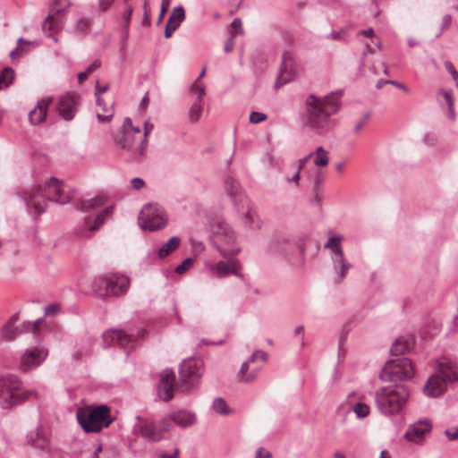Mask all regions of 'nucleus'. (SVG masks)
Here are the masks:
<instances>
[{
    "instance_id": "obj_1",
    "label": "nucleus",
    "mask_w": 458,
    "mask_h": 458,
    "mask_svg": "<svg viewBox=\"0 0 458 458\" xmlns=\"http://www.w3.org/2000/svg\"><path fill=\"white\" fill-rule=\"evenodd\" d=\"M342 90L318 98L313 94L305 100V116L303 124L319 136H326L336 126L337 120L332 116L336 114L341 103Z\"/></svg>"
},
{
    "instance_id": "obj_2",
    "label": "nucleus",
    "mask_w": 458,
    "mask_h": 458,
    "mask_svg": "<svg viewBox=\"0 0 458 458\" xmlns=\"http://www.w3.org/2000/svg\"><path fill=\"white\" fill-rule=\"evenodd\" d=\"M23 199L31 212L41 214L45 211L47 200L64 204L69 201L70 197L64 194L63 182L52 177L44 187L36 186L30 192H25Z\"/></svg>"
},
{
    "instance_id": "obj_3",
    "label": "nucleus",
    "mask_w": 458,
    "mask_h": 458,
    "mask_svg": "<svg viewBox=\"0 0 458 458\" xmlns=\"http://www.w3.org/2000/svg\"><path fill=\"white\" fill-rule=\"evenodd\" d=\"M409 395V390L404 386H382L375 393V403L383 415L392 416L403 409Z\"/></svg>"
},
{
    "instance_id": "obj_4",
    "label": "nucleus",
    "mask_w": 458,
    "mask_h": 458,
    "mask_svg": "<svg viewBox=\"0 0 458 458\" xmlns=\"http://www.w3.org/2000/svg\"><path fill=\"white\" fill-rule=\"evenodd\" d=\"M108 405L100 404L96 407L80 408L76 417L82 429L87 433H97L109 427L114 421Z\"/></svg>"
},
{
    "instance_id": "obj_5",
    "label": "nucleus",
    "mask_w": 458,
    "mask_h": 458,
    "mask_svg": "<svg viewBox=\"0 0 458 458\" xmlns=\"http://www.w3.org/2000/svg\"><path fill=\"white\" fill-rule=\"evenodd\" d=\"M31 394L26 391L21 381L14 374L0 376V406L10 409L25 402Z\"/></svg>"
},
{
    "instance_id": "obj_6",
    "label": "nucleus",
    "mask_w": 458,
    "mask_h": 458,
    "mask_svg": "<svg viewBox=\"0 0 458 458\" xmlns=\"http://www.w3.org/2000/svg\"><path fill=\"white\" fill-rule=\"evenodd\" d=\"M130 286V279L120 274H106L96 277L92 290L100 298L119 297L125 294Z\"/></svg>"
},
{
    "instance_id": "obj_7",
    "label": "nucleus",
    "mask_w": 458,
    "mask_h": 458,
    "mask_svg": "<svg viewBox=\"0 0 458 458\" xmlns=\"http://www.w3.org/2000/svg\"><path fill=\"white\" fill-rule=\"evenodd\" d=\"M213 242L220 254L230 259L240 251V248L234 245L235 233L233 230L223 220H216L211 225Z\"/></svg>"
},
{
    "instance_id": "obj_8",
    "label": "nucleus",
    "mask_w": 458,
    "mask_h": 458,
    "mask_svg": "<svg viewBox=\"0 0 458 458\" xmlns=\"http://www.w3.org/2000/svg\"><path fill=\"white\" fill-rule=\"evenodd\" d=\"M414 369L411 360L407 358H397L388 360L379 374L383 382H397L407 380L413 377Z\"/></svg>"
},
{
    "instance_id": "obj_9",
    "label": "nucleus",
    "mask_w": 458,
    "mask_h": 458,
    "mask_svg": "<svg viewBox=\"0 0 458 458\" xmlns=\"http://www.w3.org/2000/svg\"><path fill=\"white\" fill-rule=\"evenodd\" d=\"M138 223L143 230L157 231L166 225L167 218L159 205L146 204L139 214Z\"/></svg>"
},
{
    "instance_id": "obj_10",
    "label": "nucleus",
    "mask_w": 458,
    "mask_h": 458,
    "mask_svg": "<svg viewBox=\"0 0 458 458\" xmlns=\"http://www.w3.org/2000/svg\"><path fill=\"white\" fill-rule=\"evenodd\" d=\"M203 374V362L199 359L184 360L179 367V380L184 391L194 388Z\"/></svg>"
},
{
    "instance_id": "obj_11",
    "label": "nucleus",
    "mask_w": 458,
    "mask_h": 458,
    "mask_svg": "<svg viewBox=\"0 0 458 458\" xmlns=\"http://www.w3.org/2000/svg\"><path fill=\"white\" fill-rule=\"evenodd\" d=\"M137 420L140 421L138 431L144 439L150 442L161 441L165 438V434L173 428L168 419L163 418L158 422H156L152 420L142 419L140 416H137Z\"/></svg>"
},
{
    "instance_id": "obj_12",
    "label": "nucleus",
    "mask_w": 458,
    "mask_h": 458,
    "mask_svg": "<svg viewBox=\"0 0 458 458\" xmlns=\"http://www.w3.org/2000/svg\"><path fill=\"white\" fill-rule=\"evenodd\" d=\"M145 334L144 329L137 330L134 333L128 334L123 330H107L103 334V341L107 346H118L124 351L126 354L131 352L137 346V337Z\"/></svg>"
},
{
    "instance_id": "obj_13",
    "label": "nucleus",
    "mask_w": 458,
    "mask_h": 458,
    "mask_svg": "<svg viewBox=\"0 0 458 458\" xmlns=\"http://www.w3.org/2000/svg\"><path fill=\"white\" fill-rule=\"evenodd\" d=\"M445 368L440 366L437 372L428 378L424 386L426 395L437 397L443 393L445 383L455 381V371L452 369V366L449 365L448 367L451 369L450 373L445 372Z\"/></svg>"
},
{
    "instance_id": "obj_14",
    "label": "nucleus",
    "mask_w": 458,
    "mask_h": 458,
    "mask_svg": "<svg viewBox=\"0 0 458 458\" xmlns=\"http://www.w3.org/2000/svg\"><path fill=\"white\" fill-rule=\"evenodd\" d=\"M114 141L118 148L130 154L129 161H139L146 157V152L140 155L138 153V148L141 146V140H139L136 136H133L123 128H120L114 135Z\"/></svg>"
},
{
    "instance_id": "obj_15",
    "label": "nucleus",
    "mask_w": 458,
    "mask_h": 458,
    "mask_svg": "<svg viewBox=\"0 0 458 458\" xmlns=\"http://www.w3.org/2000/svg\"><path fill=\"white\" fill-rule=\"evenodd\" d=\"M81 103V97L76 92H67L63 95L57 104L56 111L61 117L66 121H71L76 114Z\"/></svg>"
},
{
    "instance_id": "obj_16",
    "label": "nucleus",
    "mask_w": 458,
    "mask_h": 458,
    "mask_svg": "<svg viewBox=\"0 0 458 458\" xmlns=\"http://www.w3.org/2000/svg\"><path fill=\"white\" fill-rule=\"evenodd\" d=\"M59 0H54L49 6L48 15L45 18L42 22V30L51 36L53 33L57 32L63 27L64 17V9H57L55 4Z\"/></svg>"
},
{
    "instance_id": "obj_17",
    "label": "nucleus",
    "mask_w": 458,
    "mask_h": 458,
    "mask_svg": "<svg viewBox=\"0 0 458 458\" xmlns=\"http://www.w3.org/2000/svg\"><path fill=\"white\" fill-rule=\"evenodd\" d=\"M294 60L290 51H284L282 55V62L275 88L278 89L294 79Z\"/></svg>"
},
{
    "instance_id": "obj_18",
    "label": "nucleus",
    "mask_w": 458,
    "mask_h": 458,
    "mask_svg": "<svg viewBox=\"0 0 458 458\" xmlns=\"http://www.w3.org/2000/svg\"><path fill=\"white\" fill-rule=\"evenodd\" d=\"M47 356V351L42 346H36L26 350L21 358V369L29 370L39 366Z\"/></svg>"
},
{
    "instance_id": "obj_19",
    "label": "nucleus",
    "mask_w": 458,
    "mask_h": 458,
    "mask_svg": "<svg viewBox=\"0 0 458 458\" xmlns=\"http://www.w3.org/2000/svg\"><path fill=\"white\" fill-rule=\"evenodd\" d=\"M175 375L172 369H165L160 374L157 385V395L159 399L168 402L174 397Z\"/></svg>"
},
{
    "instance_id": "obj_20",
    "label": "nucleus",
    "mask_w": 458,
    "mask_h": 458,
    "mask_svg": "<svg viewBox=\"0 0 458 458\" xmlns=\"http://www.w3.org/2000/svg\"><path fill=\"white\" fill-rule=\"evenodd\" d=\"M432 429L431 423L428 420H421L411 424L407 428L404 437L413 443H419L423 440L425 434Z\"/></svg>"
},
{
    "instance_id": "obj_21",
    "label": "nucleus",
    "mask_w": 458,
    "mask_h": 458,
    "mask_svg": "<svg viewBox=\"0 0 458 458\" xmlns=\"http://www.w3.org/2000/svg\"><path fill=\"white\" fill-rule=\"evenodd\" d=\"M29 441L34 447L49 454L50 458H60L59 450L53 448L49 439L38 430L30 435Z\"/></svg>"
},
{
    "instance_id": "obj_22",
    "label": "nucleus",
    "mask_w": 458,
    "mask_h": 458,
    "mask_svg": "<svg viewBox=\"0 0 458 458\" xmlns=\"http://www.w3.org/2000/svg\"><path fill=\"white\" fill-rule=\"evenodd\" d=\"M112 212L113 207H106L105 209H103L100 213H98L96 216L93 223H91V218L89 216L86 217L82 224L83 229H81V231L79 232L80 236L87 237V233L89 232H94L98 230L104 224L106 217L112 215Z\"/></svg>"
},
{
    "instance_id": "obj_23",
    "label": "nucleus",
    "mask_w": 458,
    "mask_h": 458,
    "mask_svg": "<svg viewBox=\"0 0 458 458\" xmlns=\"http://www.w3.org/2000/svg\"><path fill=\"white\" fill-rule=\"evenodd\" d=\"M53 98L47 97L39 99L35 107L29 113L30 122L36 125L41 123L47 118L48 106L52 104Z\"/></svg>"
},
{
    "instance_id": "obj_24",
    "label": "nucleus",
    "mask_w": 458,
    "mask_h": 458,
    "mask_svg": "<svg viewBox=\"0 0 458 458\" xmlns=\"http://www.w3.org/2000/svg\"><path fill=\"white\" fill-rule=\"evenodd\" d=\"M165 419H168L170 423L173 421L182 428H189L197 422L196 414L193 411L187 410L173 411Z\"/></svg>"
},
{
    "instance_id": "obj_25",
    "label": "nucleus",
    "mask_w": 458,
    "mask_h": 458,
    "mask_svg": "<svg viewBox=\"0 0 458 458\" xmlns=\"http://www.w3.org/2000/svg\"><path fill=\"white\" fill-rule=\"evenodd\" d=\"M210 268L219 277H225L230 274L242 276V274L239 272L241 269L240 262L235 259H230L227 262L219 261L216 265L211 266Z\"/></svg>"
},
{
    "instance_id": "obj_26",
    "label": "nucleus",
    "mask_w": 458,
    "mask_h": 458,
    "mask_svg": "<svg viewBox=\"0 0 458 458\" xmlns=\"http://www.w3.org/2000/svg\"><path fill=\"white\" fill-rule=\"evenodd\" d=\"M206 87L203 83H194L191 88V93L197 94V99L196 101L191 105L190 111H189V117L191 121L195 122L197 121L202 112V106H201V101L202 97L205 94Z\"/></svg>"
},
{
    "instance_id": "obj_27",
    "label": "nucleus",
    "mask_w": 458,
    "mask_h": 458,
    "mask_svg": "<svg viewBox=\"0 0 458 458\" xmlns=\"http://www.w3.org/2000/svg\"><path fill=\"white\" fill-rule=\"evenodd\" d=\"M19 319V314H13L8 321L2 327L0 330V343L3 341L13 340L21 331L19 327H15L16 322Z\"/></svg>"
},
{
    "instance_id": "obj_28",
    "label": "nucleus",
    "mask_w": 458,
    "mask_h": 458,
    "mask_svg": "<svg viewBox=\"0 0 458 458\" xmlns=\"http://www.w3.org/2000/svg\"><path fill=\"white\" fill-rule=\"evenodd\" d=\"M332 263L334 269L335 270L337 276H338V282H342L349 270V268L352 267L351 263L347 261V259L344 255H341L339 257H331Z\"/></svg>"
},
{
    "instance_id": "obj_29",
    "label": "nucleus",
    "mask_w": 458,
    "mask_h": 458,
    "mask_svg": "<svg viewBox=\"0 0 458 458\" xmlns=\"http://www.w3.org/2000/svg\"><path fill=\"white\" fill-rule=\"evenodd\" d=\"M106 201L103 197H95L87 200H80L75 204V208L82 212H89L92 209L101 207Z\"/></svg>"
},
{
    "instance_id": "obj_30",
    "label": "nucleus",
    "mask_w": 458,
    "mask_h": 458,
    "mask_svg": "<svg viewBox=\"0 0 458 458\" xmlns=\"http://www.w3.org/2000/svg\"><path fill=\"white\" fill-rule=\"evenodd\" d=\"M242 223L245 227L250 229L255 230L260 228V220L257 212L251 207H248L246 212L242 215Z\"/></svg>"
},
{
    "instance_id": "obj_31",
    "label": "nucleus",
    "mask_w": 458,
    "mask_h": 458,
    "mask_svg": "<svg viewBox=\"0 0 458 458\" xmlns=\"http://www.w3.org/2000/svg\"><path fill=\"white\" fill-rule=\"evenodd\" d=\"M181 242V239L178 236L171 237L165 243H164L158 250L157 255L160 259H165L175 250Z\"/></svg>"
},
{
    "instance_id": "obj_32",
    "label": "nucleus",
    "mask_w": 458,
    "mask_h": 458,
    "mask_svg": "<svg viewBox=\"0 0 458 458\" xmlns=\"http://www.w3.org/2000/svg\"><path fill=\"white\" fill-rule=\"evenodd\" d=\"M412 346V342L410 339L403 337L397 338L392 344L390 352L392 355H401L408 352Z\"/></svg>"
},
{
    "instance_id": "obj_33",
    "label": "nucleus",
    "mask_w": 458,
    "mask_h": 458,
    "mask_svg": "<svg viewBox=\"0 0 458 458\" xmlns=\"http://www.w3.org/2000/svg\"><path fill=\"white\" fill-rule=\"evenodd\" d=\"M343 240L342 235L336 234L328 238L327 242L324 244L325 249L332 250V257H339L344 255L343 248L340 246V242Z\"/></svg>"
},
{
    "instance_id": "obj_34",
    "label": "nucleus",
    "mask_w": 458,
    "mask_h": 458,
    "mask_svg": "<svg viewBox=\"0 0 458 458\" xmlns=\"http://www.w3.org/2000/svg\"><path fill=\"white\" fill-rule=\"evenodd\" d=\"M250 360L244 361L238 372V377L241 382L249 384L253 382L256 379V372L255 371H250L248 373V370L250 369Z\"/></svg>"
},
{
    "instance_id": "obj_35",
    "label": "nucleus",
    "mask_w": 458,
    "mask_h": 458,
    "mask_svg": "<svg viewBox=\"0 0 458 458\" xmlns=\"http://www.w3.org/2000/svg\"><path fill=\"white\" fill-rule=\"evenodd\" d=\"M313 162L316 166L327 165L329 162L328 152L323 147H318Z\"/></svg>"
},
{
    "instance_id": "obj_36",
    "label": "nucleus",
    "mask_w": 458,
    "mask_h": 458,
    "mask_svg": "<svg viewBox=\"0 0 458 458\" xmlns=\"http://www.w3.org/2000/svg\"><path fill=\"white\" fill-rule=\"evenodd\" d=\"M153 129H154V125L149 121H146L144 123L143 137L140 141L141 146L138 148V153L140 155L142 154L143 152L147 151V147H148V135L151 133Z\"/></svg>"
},
{
    "instance_id": "obj_37",
    "label": "nucleus",
    "mask_w": 458,
    "mask_h": 458,
    "mask_svg": "<svg viewBox=\"0 0 458 458\" xmlns=\"http://www.w3.org/2000/svg\"><path fill=\"white\" fill-rule=\"evenodd\" d=\"M212 408L219 415L225 416L232 412L225 399L221 397H217L213 401Z\"/></svg>"
},
{
    "instance_id": "obj_38",
    "label": "nucleus",
    "mask_w": 458,
    "mask_h": 458,
    "mask_svg": "<svg viewBox=\"0 0 458 458\" xmlns=\"http://www.w3.org/2000/svg\"><path fill=\"white\" fill-rule=\"evenodd\" d=\"M123 130H126V131L130 132L133 136H136V138L140 140L143 137V132H141V130L140 126H134L132 125L131 119L130 117H126L123 120L122 127Z\"/></svg>"
},
{
    "instance_id": "obj_39",
    "label": "nucleus",
    "mask_w": 458,
    "mask_h": 458,
    "mask_svg": "<svg viewBox=\"0 0 458 458\" xmlns=\"http://www.w3.org/2000/svg\"><path fill=\"white\" fill-rule=\"evenodd\" d=\"M225 188L230 198L234 200L239 191V185L237 182L231 176H227L225 179Z\"/></svg>"
},
{
    "instance_id": "obj_40",
    "label": "nucleus",
    "mask_w": 458,
    "mask_h": 458,
    "mask_svg": "<svg viewBox=\"0 0 458 458\" xmlns=\"http://www.w3.org/2000/svg\"><path fill=\"white\" fill-rule=\"evenodd\" d=\"M13 80V70L6 67L0 75V89L7 88Z\"/></svg>"
},
{
    "instance_id": "obj_41",
    "label": "nucleus",
    "mask_w": 458,
    "mask_h": 458,
    "mask_svg": "<svg viewBox=\"0 0 458 458\" xmlns=\"http://www.w3.org/2000/svg\"><path fill=\"white\" fill-rule=\"evenodd\" d=\"M124 3V10L121 13L123 20L124 21V29H129V25L131 22V14L133 13L134 7L129 3V0H123Z\"/></svg>"
},
{
    "instance_id": "obj_42",
    "label": "nucleus",
    "mask_w": 458,
    "mask_h": 458,
    "mask_svg": "<svg viewBox=\"0 0 458 458\" xmlns=\"http://www.w3.org/2000/svg\"><path fill=\"white\" fill-rule=\"evenodd\" d=\"M185 19V11L182 6L175 7L171 13L168 20H172L175 24L181 25L182 21Z\"/></svg>"
},
{
    "instance_id": "obj_43",
    "label": "nucleus",
    "mask_w": 458,
    "mask_h": 458,
    "mask_svg": "<svg viewBox=\"0 0 458 458\" xmlns=\"http://www.w3.org/2000/svg\"><path fill=\"white\" fill-rule=\"evenodd\" d=\"M369 405L364 403L360 402L353 406V411L360 419L366 418L369 414Z\"/></svg>"
},
{
    "instance_id": "obj_44",
    "label": "nucleus",
    "mask_w": 458,
    "mask_h": 458,
    "mask_svg": "<svg viewBox=\"0 0 458 458\" xmlns=\"http://www.w3.org/2000/svg\"><path fill=\"white\" fill-rule=\"evenodd\" d=\"M143 18L141 21V25L144 27H148L151 24V18H150V11L148 7V1L146 0L143 4Z\"/></svg>"
},
{
    "instance_id": "obj_45",
    "label": "nucleus",
    "mask_w": 458,
    "mask_h": 458,
    "mask_svg": "<svg viewBox=\"0 0 458 458\" xmlns=\"http://www.w3.org/2000/svg\"><path fill=\"white\" fill-rule=\"evenodd\" d=\"M369 117H370V113L367 112L366 114H363V116L359 121H357V123H355L354 128H353V131L355 134H358L361 131V129L367 124Z\"/></svg>"
},
{
    "instance_id": "obj_46",
    "label": "nucleus",
    "mask_w": 458,
    "mask_h": 458,
    "mask_svg": "<svg viewBox=\"0 0 458 458\" xmlns=\"http://www.w3.org/2000/svg\"><path fill=\"white\" fill-rule=\"evenodd\" d=\"M193 259L192 258H187L182 261V264L176 267L175 272L179 275L183 274L185 271L189 269L193 265Z\"/></svg>"
},
{
    "instance_id": "obj_47",
    "label": "nucleus",
    "mask_w": 458,
    "mask_h": 458,
    "mask_svg": "<svg viewBox=\"0 0 458 458\" xmlns=\"http://www.w3.org/2000/svg\"><path fill=\"white\" fill-rule=\"evenodd\" d=\"M90 26V21L89 19L86 18H81L78 20L76 23V30L79 32L85 33L89 30Z\"/></svg>"
},
{
    "instance_id": "obj_48",
    "label": "nucleus",
    "mask_w": 458,
    "mask_h": 458,
    "mask_svg": "<svg viewBox=\"0 0 458 458\" xmlns=\"http://www.w3.org/2000/svg\"><path fill=\"white\" fill-rule=\"evenodd\" d=\"M180 27V25L175 24L172 20H168L165 28V38H171L172 34Z\"/></svg>"
},
{
    "instance_id": "obj_49",
    "label": "nucleus",
    "mask_w": 458,
    "mask_h": 458,
    "mask_svg": "<svg viewBox=\"0 0 458 458\" xmlns=\"http://www.w3.org/2000/svg\"><path fill=\"white\" fill-rule=\"evenodd\" d=\"M449 365L452 366V369H454V370L455 371V380H457L458 379L457 368H456V365L454 363H453L452 361L446 360L439 361L438 365H437V369H439L440 366H444V367H445V371L447 373H450L451 369L448 368Z\"/></svg>"
},
{
    "instance_id": "obj_50",
    "label": "nucleus",
    "mask_w": 458,
    "mask_h": 458,
    "mask_svg": "<svg viewBox=\"0 0 458 458\" xmlns=\"http://www.w3.org/2000/svg\"><path fill=\"white\" fill-rule=\"evenodd\" d=\"M267 119V115L259 112H251L250 114V122L251 123H259Z\"/></svg>"
},
{
    "instance_id": "obj_51",
    "label": "nucleus",
    "mask_w": 458,
    "mask_h": 458,
    "mask_svg": "<svg viewBox=\"0 0 458 458\" xmlns=\"http://www.w3.org/2000/svg\"><path fill=\"white\" fill-rule=\"evenodd\" d=\"M259 359L266 362L267 360V354L262 351H257L251 354L248 360H250V363H254Z\"/></svg>"
},
{
    "instance_id": "obj_52",
    "label": "nucleus",
    "mask_w": 458,
    "mask_h": 458,
    "mask_svg": "<svg viewBox=\"0 0 458 458\" xmlns=\"http://www.w3.org/2000/svg\"><path fill=\"white\" fill-rule=\"evenodd\" d=\"M445 67L451 74L453 80L455 81V84H457L458 83V72L455 70L453 64L449 61H445Z\"/></svg>"
},
{
    "instance_id": "obj_53",
    "label": "nucleus",
    "mask_w": 458,
    "mask_h": 458,
    "mask_svg": "<svg viewBox=\"0 0 458 458\" xmlns=\"http://www.w3.org/2000/svg\"><path fill=\"white\" fill-rule=\"evenodd\" d=\"M231 26L233 30H232L231 31L233 32V36L237 35V34H242L243 33V30H242V21L241 19L239 18H235L232 23H231Z\"/></svg>"
},
{
    "instance_id": "obj_54",
    "label": "nucleus",
    "mask_w": 458,
    "mask_h": 458,
    "mask_svg": "<svg viewBox=\"0 0 458 458\" xmlns=\"http://www.w3.org/2000/svg\"><path fill=\"white\" fill-rule=\"evenodd\" d=\"M59 305L56 303H53L45 308V315L46 316H55L59 311Z\"/></svg>"
},
{
    "instance_id": "obj_55",
    "label": "nucleus",
    "mask_w": 458,
    "mask_h": 458,
    "mask_svg": "<svg viewBox=\"0 0 458 458\" xmlns=\"http://www.w3.org/2000/svg\"><path fill=\"white\" fill-rule=\"evenodd\" d=\"M114 0H98V9L100 13H105L111 6Z\"/></svg>"
},
{
    "instance_id": "obj_56",
    "label": "nucleus",
    "mask_w": 458,
    "mask_h": 458,
    "mask_svg": "<svg viewBox=\"0 0 458 458\" xmlns=\"http://www.w3.org/2000/svg\"><path fill=\"white\" fill-rule=\"evenodd\" d=\"M231 33V38H229L225 43V53H231L233 49V46H234V36H233V31H230Z\"/></svg>"
},
{
    "instance_id": "obj_57",
    "label": "nucleus",
    "mask_w": 458,
    "mask_h": 458,
    "mask_svg": "<svg viewBox=\"0 0 458 458\" xmlns=\"http://www.w3.org/2000/svg\"><path fill=\"white\" fill-rule=\"evenodd\" d=\"M445 435L451 441L457 440L458 439V427L454 428H451V429H445Z\"/></svg>"
},
{
    "instance_id": "obj_58",
    "label": "nucleus",
    "mask_w": 458,
    "mask_h": 458,
    "mask_svg": "<svg viewBox=\"0 0 458 458\" xmlns=\"http://www.w3.org/2000/svg\"><path fill=\"white\" fill-rule=\"evenodd\" d=\"M168 6H169V0H163L162 4H161V12H160V14L157 21V24H160L162 22L164 14L166 12V9L168 8Z\"/></svg>"
},
{
    "instance_id": "obj_59",
    "label": "nucleus",
    "mask_w": 458,
    "mask_h": 458,
    "mask_svg": "<svg viewBox=\"0 0 458 458\" xmlns=\"http://www.w3.org/2000/svg\"><path fill=\"white\" fill-rule=\"evenodd\" d=\"M113 115H114V109H113V106H112L111 109H110L109 114H98L97 117H98L99 122L108 123L112 119Z\"/></svg>"
},
{
    "instance_id": "obj_60",
    "label": "nucleus",
    "mask_w": 458,
    "mask_h": 458,
    "mask_svg": "<svg viewBox=\"0 0 458 458\" xmlns=\"http://www.w3.org/2000/svg\"><path fill=\"white\" fill-rule=\"evenodd\" d=\"M109 89L108 84H105L103 86L99 85L98 81H96V87H95V95L96 96H101V94L107 91Z\"/></svg>"
},
{
    "instance_id": "obj_61",
    "label": "nucleus",
    "mask_w": 458,
    "mask_h": 458,
    "mask_svg": "<svg viewBox=\"0 0 458 458\" xmlns=\"http://www.w3.org/2000/svg\"><path fill=\"white\" fill-rule=\"evenodd\" d=\"M144 185L145 182L141 178L135 177L131 180V186L135 190H140Z\"/></svg>"
},
{
    "instance_id": "obj_62",
    "label": "nucleus",
    "mask_w": 458,
    "mask_h": 458,
    "mask_svg": "<svg viewBox=\"0 0 458 458\" xmlns=\"http://www.w3.org/2000/svg\"><path fill=\"white\" fill-rule=\"evenodd\" d=\"M443 97L448 106V107H452V106H454V100H453V97H452V90H445V91H443Z\"/></svg>"
},
{
    "instance_id": "obj_63",
    "label": "nucleus",
    "mask_w": 458,
    "mask_h": 458,
    "mask_svg": "<svg viewBox=\"0 0 458 458\" xmlns=\"http://www.w3.org/2000/svg\"><path fill=\"white\" fill-rule=\"evenodd\" d=\"M451 21H452V18L449 14L444 15V17L442 19L440 33H442L444 30H445L446 28H448L450 26Z\"/></svg>"
},
{
    "instance_id": "obj_64",
    "label": "nucleus",
    "mask_w": 458,
    "mask_h": 458,
    "mask_svg": "<svg viewBox=\"0 0 458 458\" xmlns=\"http://www.w3.org/2000/svg\"><path fill=\"white\" fill-rule=\"evenodd\" d=\"M101 65V63L99 60H95L91 64H89L87 69H86V72L90 74L92 73L95 70H97L98 67H100Z\"/></svg>"
}]
</instances>
